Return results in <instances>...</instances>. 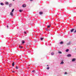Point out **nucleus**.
I'll list each match as a JSON object with an SVG mask.
<instances>
[{"mask_svg":"<svg viewBox=\"0 0 76 76\" xmlns=\"http://www.w3.org/2000/svg\"><path fill=\"white\" fill-rule=\"evenodd\" d=\"M47 66H48V65H47Z\"/></svg>","mask_w":76,"mask_h":76,"instance_id":"obj_34","label":"nucleus"},{"mask_svg":"<svg viewBox=\"0 0 76 76\" xmlns=\"http://www.w3.org/2000/svg\"><path fill=\"white\" fill-rule=\"evenodd\" d=\"M16 69H18V66H16Z\"/></svg>","mask_w":76,"mask_h":76,"instance_id":"obj_25","label":"nucleus"},{"mask_svg":"<svg viewBox=\"0 0 76 76\" xmlns=\"http://www.w3.org/2000/svg\"><path fill=\"white\" fill-rule=\"evenodd\" d=\"M39 15H42L43 14V12H39Z\"/></svg>","mask_w":76,"mask_h":76,"instance_id":"obj_4","label":"nucleus"},{"mask_svg":"<svg viewBox=\"0 0 76 76\" xmlns=\"http://www.w3.org/2000/svg\"><path fill=\"white\" fill-rule=\"evenodd\" d=\"M51 26V25H50L49 26H48L47 28H50V26Z\"/></svg>","mask_w":76,"mask_h":76,"instance_id":"obj_14","label":"nucleus"},{"mask_svg":"<svg viewBox=\"0 0 76 76\" xmlns=\"http://www.w3.org/2000/svg\"><path fill=\"white\" fill-rule=\"evenodd\" d=\"M10 15L11 16H13V12H10Z\"/></svg>","mask_w":76,"mask_h":76,"instance_id":"obj_7","label":"nucleus"},{"mask_svg":"<svg viewBox=\"0 0 76 76\" xmlns=\"http://www.w3.org/2000/svg\"><path fill=\"white\" fill-rule=\"evenodd\" d=\"M22 11H23V10H19L20 12H22Z\"/></svg>","mask_w":76,"mask_h":76,"instance_id":"obj_19","label":"nucleus"},{"mask_svg":"<svg viewBox=\"0 0 76 76\" xmlns=\"http://www.w3.org/2000/svg\"><path fill=\"white\" fill-rule=\"evenodd\" d=\"M50 69V67H48L47 68V70H48V69Z\"/></svg>","mask_w":76,"mask_h":76,"instance_id":"obj_23","label":"nucleus"},{"mask_svg":"<svg viewBox=\"0 0 76 76\" xmlns=\"http://www.w3.org/2000/svg\"><path fill=\"white\" fill-rule=\"evenodd\" d=\"M30 1H33V0H30Z\"/></svg>","mask_w":76,"mask_h":76,"instance_id":"obj_30","label":"nucleus"},{"mask_svg":"<svg viewBox=\"0 0 76 76\" xmlns=\"http://www.w3.org/2000/svg\"><path fill=\"white\" fill-rule=\"evenodd\" d=\"M12 72H14V71H12Z\"/></svg>","mask_w":76,"mask_h":76,"instance_id":"obj_31","label":"nucleus"},{"mask_svg":"<svg viewBox=\"0 0 76 76\" xmlns=\"http://www.w3.org/2000/svg\"><path fill=\"white\" fill-rule=\"evenodd\" d=\"M0 4L1 5V6H4V4H3V3L2 2L0 3Z\"/></svg>","mask_w":76,"mask_h":76,"instance_id":"obj_8","label":"nucleus"},{"mask_svg":"<svg viewBox=\"0 0 76 76\" xmlns=\"http://www.w3.org/2000/svg\"><path fill=\"white\" fill-rule=\"evenodd\" d=\"M64 64V62H62L60 63L61 64Z\"/></svg>","mask_w":76,"mask_h":76,"instance_id":"obj_17","label":"nucleus"},{"mask_svg":"<svg viewBox=\"0 0 76 76\" xmlns=\"http://www.w3.org/2000/svg\"><path fill=\"white\" fill-rule=\"evenodd\" d=\"M76 61V58H73L72 59V61Z\"/></svg>","mask_w":76,"mask_h":76,"instance_id":"obj_5","label":"nucleus"},{"mask_svg":"<svg viewBox=\"0 0 76 76\" xmlns=\"http://www.w3.org/2000/svg\"><path fill=\"white\" fill-rule=\"evenodd\" d=\"M65 74H67V72H65Z\"/></svg>","mask_w":76,"mask_h":76,"instance_id":"obj_29","label":"nucleus"},{"mask_svg":"<svg viewBox=\"0 0 76 76\" xmlns=\"http://www.w3.org/2000/svg\"><path fill=\"white\" fill-rule=\"evenodd\" d=\"M12 66H15V64H14V62H13V63L12 64Z\"/></svg>","mask_w":76,"mask_h":76,"instance_id":"obj_16","label":"nucleus"},{"mask_svg":"<svg viewBox=\"0 0 76 76\" xmlns=\"http://www.w3.org/2000/svg\"><path fill=\"white\" fill-rule=\"evenodd\" d=\"M76 30L74 31V33H76Z\"/></svg>","mask_w":76,"mask_h":76,"instance_id":"obj_28","label":"nucleus"},{"mask_svg":"<svg viewBox=\"0 0 76 76\" xmlns=\"http://www.w3.org/2000/svg\"><path fill=\"white\" fill-rule=\"evenodd\" d=\"M73 31H74V28H73L71 30V32H73Z\"/></svg>","mask_w":76,"mask_h":76,"instance_id":"obj_10","label":"nucleus"},{"mask_svg":"<svg viewBox=\"0 0 76 76\" xmlns=\"http://www.w3.org/2000/svg\"><path fill=\"white\" fill-rule=\"evenodd\" d=\"M34 41L35 42H37V39H35Z\"/></svg>","mask_w":76,"mask_h":76,"instance_id":"obj_20","label":"nucleus"},{"mask_svg":"<svg viewBox=\"0 0 76 76\" xmlns=\"http://www.w3.org/2000/svg\"><path fill=\"white\" fill-rule=\"evenodd\" d=\"M12 4H10V7H12Z\"/></svg>","mask_w":76,"mask_h":76,"instance_id":"obj_21","label":"nucleus"},{"mask_svg":"<svg viewBox=\"0 0 76 76\" xmlns=\"http://www.w3.org/2000/svg\"><path fill=\"white\" fill-rule=\"evenodd\" d=\"M13 0V1H15V0Z\"/></svg>","mask_w":76,"mask_h":76,"instance_id":"obj_36","label":"nucleus"},{"mask_svg":"<svg viewBox=\"0 0 76 76\" xmlns=\"http://www.w3.org/2000/svg\"><path fill=\"white\" fill-rule=\"evenodd\" d=\"M54 53L52 52V53H51V55L52 56L54 55Z\"/></svg>","mask_w":76,"mask_h":76,"instance_id":"obj_15","label":"nucleus"},{"mask_svg":"<svg viewBox=\"0 0 76 76\" xmlns=\"http://www.w3.org/2000/svg\"><path fill=\"white\" fill-rule=\"evenodd\" d=\"M9 6L10 7V4H9Z\"/></svg>","mask_w":76,"mask_h":76,"instance_id":"obj_33","label":"nucleus"},{"mask_svg":"<svg viewBox=\"0 0 76 76\" xmlns=\"http://www.w3.org/2000/svg\"><path fill=\"white\" fill-rule=\"evenodd\" d=\"M14 10H15V9H13L12 10V11H11V12H14Z\"/></svg>","mask_w":76,"mask_h":76,"instance_id":"obj_13","label":"nucleus"},{"mask_svg":"<svg viewBox=\"0 0 76 76\" xmlns=\"http://www.w3.org/2000/svg\"><path fill=\"white\" fill-rule=\"evenodd\" d=\"M60 44H63V42L62 41L60 42Z\"/></svg>","mask_w":76,"mask_h":76,"instance_id":"obj_12","label":"nucleus"},{"mask_svg":"<svg viewBox=\"0 0 76 76\" xmlns=\"http://www.w3.org/2000/svg\"><path fill=\"white\" fill-rule=\"evenodd\" d=\"M22 47H23L22 46H20V47H19V48H22Z\"/></svg>","mask_w":76,"mask_h":76,"instance_id":"obj_27","label":"nucleus"},{"mask_svg":"<svg viewBox=\"0 0 76 76\" xmlns=\"http://www.w3.org/2000/svg\"><path fill=\"white\" fill-rule=\"evenodd\" d=\"M24 34H26V31H24Z\"/></svg>","mask_w":76,"mask_h":76,"instance_id":"obj_26","label":"nucleus"},{"mask_svg":"<svg viewBox=\"0 0 76 76\" xmlns=\"http://www.w3.org/2000/svg\"><path fill=\"white\" fill-rule=\"evenodd\" d=\"M58 53H59V54H61V53H62L61 52L59 51V52H58Z\"/></svg>","mask_w":76,"mask_h":76,"instance_id":"obj_22","label":"nucleus"},{"mask_svg":"<svg viewBox=\"0 0 76 76\" xmlns=\"http://www.w3.org/2000/svg\"><path fill=\"white\" fill-rule=\"evenodd\" d=\"M46 31H48V30H47V29H46Z\"/></svg>","mask_w":76,"mask_h":76,"instance_id":"obj_35","label":"nucleus"},{"mask_svg":"<svg viewBox=\"0 0 76 76\" xmlns=\"http://www.w3.org/2000/svg\"><path fill=\"white\" fill-rule=\"evenodd\" d=\"M22 7H26V5L25 4H23V5Z\"/></svg>","mask_w":76,"mask_h":76,"instance_id":"obj_1","label":"nucleus"},{"mask_svg":"<svg viewBox=\"0 0 76 76\" xmlns=\"http://www.w3.org/2000/svg\"><path fill=\"white\" fill-rule=\"evenodd\" d=\"M32 72H33L34 73L35 72V71L34 70H33Z\"/></svg>","mask_w":76,"mask_h":76,"instance_id":"obj_24","label":"nucleus"},{"mask_svg":"<svg viewBox=\"0 0 76 76\" xmlns=\"http://www.w3.org/2000/svg\"><path fill=\"white\" fill-rule=\"evenodd\" d=\"M71 56H72V55L70 54H68L67 55V56L68 57H71Z\"/></svg>","mask_w":76,"mask_h":76,"instance_id":"obj_2","label":"nucleus"},{"mask_svg":"<svg viewBox=\"0 0 76 76\" xmlns=\"http://www.w3.org/2000/svg\"><path fill=\"white\" fill-rule=\"evenodd\" d=\"M5 3L6 5H9V3L7 2H5Z\"/></svg>","mask_w":76,"mask_h":76,"instance_id":"obj_6","label":"nucleus"},{"mask_svg":"<svg viewBox=\"0 0 76 76\" xmlns=\"http://www.w3.org/2000/svg\"><path fill=\"white\" fill-rule=\"evenodd\" d=\"M69 50L68 49H67L66 50V52H68V51H69Z\"/></svg>","mask_w":76,"mask_h":76,"instance_id":"obj_18","label":"nucleus"},{"mask_svg":"<svg viewBox=\"0 0 76 76\" xmlns=\"http://www.w3.org/2000/svg\"><path fill=\"white\" fill-rule=\"evenodd\" d=\"M11 18H12V17H11Z\"/></svg>","mask_w":76,"mask_h":76,"instance_id":"obj_37","label":"nucleus"},{"mask_svg":"<svg viewBox=\"0 0 76 76\" xmlns=\"http://www.w3.org/2000/svg\"><path fill=\"white\" fill-rule=\"evenodd\" d=\"M43 39H44V38L41 37L40 38V40L41 41H42V40H43Z\"/></svg>","mask_w":76,"mask_h":76,"instance_id":"obj_9","label":"nucleus"},{"mask_svg":"<svg viewBox=\"0 0 76 76\" xmlns=\"http://www.w3.org/2000/svg\"><path fill=\"white\" fill-rule=\"evenodd\" d=\"M21 42H22V44H24V43H25V41L23 40H22V41H21Z\"/></svg>","mask_w":76,"mask_h":76,"instance_id":"obj_11","label":"nucleus"},{"mask_svg":"<svg viewBox=\"0 0 76 76\" xmlns=\"http://www.w3.org/2000/svg\"><path fill=\"white\" fill-rule=\"evenodd\" d=\"M71 44V42H69L67 44V45H70Z\"/></svg>","mask_w":76,"mask_h":76,"instance_id":"obj_3","label":"nucleus"},{"mask_svg":"<svg viewBox=\"0 0 76 76\" xmlns=\"http://www.w3.org/2000/svg\"><path fill=\"white\" fill-rule=\"evenodd\" d=\"M7 28H8V27H9V26H7Z\"/></svg>","mask_w":76,"mask_h":76,"instance_id":"obj_32","label":"nucleus"}]
</instances>
